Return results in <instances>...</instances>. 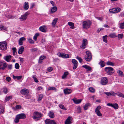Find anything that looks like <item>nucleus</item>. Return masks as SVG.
<instances>
[{
    "label": "nucleus",
    "mask_w": 124,
    "mask_h": 124,
    "mask_svg": "<svg viewBox=\"0 0 124 124\" xmlns=\"http://www.w3.org/2000/svg\"><path fill=\"white\" fill-rule=\"evenodd\" d=\"M53 70V69L51 67H48L47 69V71L49 72Z\"/></svg>",
    "instance_id": "61"
},
{
    "label": "nucleus",
    "mask_w": 124,
    "mask_h": 124,
    "mask_svg": "<svg viewBox=\"0 0 124 124\" xmlns=\"http://www.w3.org/2000/svg\"><path fill=\"white\" fill-rule=\"evenodd\" d=\"M107 106H109L115 109H117L118 108V105L116 103L113 104L110 103H108L107 104Z\"/></svg>",
    "instance_id": "13"
},
{
    "label": "nucleus",
    "mask_w": 124,
    "mask_h": 124,
    "mask_svg": "<svg viewBox=\"0 0 124 124\" xmlns=\"http://www.w3.org/2000/svg\"><path fill=\"white\" fill-rule=\"evenodd\" d=\"M43 95L42 94H40L39 95V97L38 99V100L39 101H40L43 97Z\"/></svg>",
    "instance_id": "52"
},
{
    "label": "nucleus",
    "mask_w": 124,
    "mask_h": 124,
    "mask_svg": "<svg viewBox=\"0 0 124 124\" xmlns=\"http://www.w3.org/2000/svg\"><path fill=\"white\" fill-rule=\"evenodd\" d=\"M45 56H40L39 58V63H41L42 62V60H43L45 57Z\"/></svg>",
    "instance_id": "29"
},
{
    "label": "nucleus",
    "mask_w": 124,
    "mask_h": 124,
    "mask_svg": "<svg viewBox=\"0 0 124 124\" xmlns=\"http://www.w3.org/2000/svg\"><path fill=\"white\" fill-rule=\"evenodd\" d=\"M21 93L23 95H25V97L27 99H29L30 98V96L29 94V90L26 89H22L20 91Z\"/></svg>",
    "instance_id": "3"
},
{
    "label": "nucleus",
    "mask_w": 124,
    "mask_h": 124,
    "mask_svg": "<svg viewBox=\"0 0 124 124\" xmlns=\"http://www.w3.org/2000/svg\"><path fill=\"white\" fill-rule=\"evenodd\" d=\"M19 59L20 60V62L21 63H22L23 62V58L21 57H19Z\"/></svg>",
    "instance_id": "64"
},
{
    "label": "nucleus",
    "mask_w": 124,
    "mask_h": 124,
    "mask_svg": "<svg viewBox=\"0 0 124 124\" xmlns=\"http://www.w3.org/2000/svg\"><path fill=\"white\" fill-rule=\"evenodd\" d=\"M117 73H118L119 76L122 77L123 74V72L120 70H118L117 72Z\"/></svg>",
    "instance_id": "42"
},
{
    "label": "nucleus",
    "mask_w": 124,
    "mask_h": 124,
    "mask_svg": "<svg viewBox=\"0 0 124 124\" xmlns=\"http://www.w3.org/2000/svg\"><path fill=\"white\" fill-rule=\"evenodd\" d=\"M99 64L100 65L101 67H103L105 66V62L103 61H101L99 63Z\"/></svg>",
    "instance_id": "30"
},
{
    "label": "nucleus",
    "mask_w": 124,
    "mask_h": 124,
    "mask_svg": "<svg viewBox=\"0 0 124 124\" xmlns=\"http://www.w3.org/2000/svg\"><path fill=\"white\" fill-rule=\"evenodd\" d=\"M77 111L78 113H81L82 112L80 106H78L77 108Z\"/></svg>",
    "instance_id": "50"
},
{
    "label": "nucleus",
    "mask_w": 124,
    "mask_h": 124,
    "mask_svg": "<svg viewBox=\"0 0 124 124\" xmlns=\"http://www.w3.org/2000/svg\"><path fill=\"white\" fill-rule=\"evenodd\" d=\"M64 92L65 94H69L71 93V90L70 89H66L64 90Z\"/></svg>",
    "instance_id": "20"
},
{
    "label": "nucleus",
    "mask_w": 124,
    "mask_h": 124,
    "mask_svg": "<svg viewBox=\"0 0 124 124\" xmlns=\"http://www.w3.org/2000/svg\"><path fill=\"white\" fill-rule=\"evenodd\" d=\"M16 108L17 109H20L21 108V106L20 105H17L16 106Z\"/></svg>",
    "instance_id": "62"
},
{
    "label": "nucleus",
    "mask_w": 124,
    "mask_h": 124,
    "mask_svg": "<svg viewBox=\"0 0 124 124\" xmlns=\"http://www.w3.org/2000/svg\"><path fill=\"white\" fill-rule=\"evenodd\" d=\"M12 50H13V54L15 55L16 53V47H14L12 48Z\"/></svg>",
    "instance_id": "54"
},
{
    "label": "nucleus",
    "mask_w": 124,
    "mask_h": 124,
    "mask_svg": "<svg viewBox=\"0 0 124 124\" xmlns=\"http://www.w3.org/2000/svg\"><path fill=\"white\" fill-rule=\"evenodd\" d=\"M69 73L68 72L66 71L65 72L63 76L62 77V79H64L67 77V76L68 74Z\"/></svg>",
    "instance_id": "33"
},
{
    "label": "nucleus",
    "mask_w": 124,
    "mask_h": 124,
    "mask_svg": "<svg viewBox=\"0 0 124 124\" xmlns=\"http://www.w3.org/2000/svg\"><path fill=\"white\" fill-rule=\"evenodd\" d=\"M5 108L4 107H2L0 109V112L1 114H3L5 112Z\"/></svg>",
    "instance_id": "49"
},
{
    "label": "nucleus",
    "mask_w": 124,
    "mask_h": 124,
    "mask_svg": "<svg viewBox=\"0 0 124 124\" xmlns=\"http://www.w3.org/2000/svg\"><path fill=\"white\" fill-rule=\"evenodd\" d=\"M109 36L111 38H114L117 37V36L116 34L114 33H111L109 35Z\"/></svg>",
    "instance_id": "35"
},
{
    "label": "nucleus",
    "mask_w": 124,
    "mask_h": 124,
    "mask_svg": "<svg viewBox=\"0 0 124 124\" xmlns=\"http://www.w3.org/2000/svg\"><path fill=\"white\" fill-rule=\"evenodd\" d=\"M117 95L120 97H122L124 98V94L121 93L119 92H117V93H116Z\"/></svg>",
    "instance_id": "37"
},
{
    "label": "nucleus",
    "mask_w": 124,
    "mask_h": 124,
    "mask_svg": "<svg viewBox=\"0 0 124 124\" xmlns=\"http://www.w3.org/2000/svg\"><path fill=\"white\" fill-rule=\"evenodd\" d=\"M8 69L11 70L12 68V65L11 64L8 65Z\"/></svg>",
    "instance_id": "63"
},
{
    "label": "nucleus",
    "mask_w": 124,
    "mask_h": 124,
    "mask_svg": "<svg viewBox=\"0 0 124 124\" xmlns=\"http://www.w3.org/2000/svg\"><path fill=\"white\" fill-rule=\"evenodd\" d=\"M107 35H106L105 36H103L102 38V39L103 41L106 43L107 42Z\"/></svg>",
    "instance_id": "38"
},
{
    "label": "nucleus",
    "mask_w": 124,
    "mask_h": 124,
    "mask_svg": "<svg viewBox=\"0 0 124 124\" xmlns=\"http://www.w3.org/2000/svg\"><path fill=\"white\" fill-rule=\"evenodd\" d=\"M83 27L84 29H87L90 27L92 23L89 20H87L83 21L82 23Z\"/></svg>",
    "instance_id": "5"
},
{
    "label": "nucleus",
    "mask_w": 124,
    "mask_h": 124,
    "mask_svg": "<svg viewBox=\"0 0 124 124\" xmlns=\"http://www.w3.org/2000/svg\"><path fill=\"white\" fill-rule=\"evenodd\" d=\"M90 104L89 103L86 104L83 107V108L85 110H86L88 109V107L90 106Z\"/></svg>",
    "instance_id": "31"
},
{
    "label": "nucleus",
    "mask_w": 124,
    "mask_h": 124,
    "mask_svg": "<svg viewBox=\"0 0 124 124\" xmlns=\"http://www.w3.org/2000/svg\"><path fill=\"white\" fill-rule=\"evenodd\" d=\"M48 115L51 118H54L55 116L54 113L52 111H50Z\"/></svg>",
    "instance_id": "25"
},
{
    "label": "nucleus",
    "mask_w": 124,
    "mask_h": 124,
    "mask_svg": "<svg viewBox=\"0 0 124 124\" xmlns=\"http://www.w3.org/2000/svg\"><path fill=\"white\" fill-rule=\"evenodd\" d=\"M72 117L68 116L65 122V124H71L72 123Z\"/></svg>",
    "instance_id": "16"
},
{
    "label": "nucleus",
    "mask_w": 124,
    "mask_h": 124,
    "mask_svg": "<svg viewBox=\"0 0 124 124\" xmlns=\"http://www.w3.org/2000/svg\"><path fill=\"white\" fill-rule=\"evenodd\" d=\"M104 70L108 75H111L113 73L112 71L114 70V69L111 67H107L105 68Z\"/></svg>",
    "instance_id": "6"
},
{
    "label": "nucleus",
    "mask_w": 124,
    "mask_h": 124,
    "mask_svg": "<svg viewBox=\"0 0 124 124\" xmlns=\"http://www.w3.org/2000/svg\"><path fill=\"white\" fill-rule=\"evenodd\" d=\"M57 20L58 19L57 18H55L54 19L52 23V24L53 26H55L57 23Z\"/></svg>",
    "instance_id": "32"
},
{
    "label": "nucleus",
    "mask_w": 124,
    "mask_h": 124,
    "mask_svg": "<svg viewBox=\"0 0 124 124\" xmlns=\"http://www.w3.org/2000/svg\"><path fill=\"white\" fill-rule=\"evenodd\" d=\"M72 62L74 64V66L73 67V69H75L77 67V61L75 59H73L72 60Z\"/></svg>",
    "instance_id": "18"
},
{
    "label": "nucleus",
    "mask_w": 124,
    "mask_h": 124,
    "mask_svg": "<svg viewBox=\"0 0 124 124\" xmlns=\"http://www.w3.org/2000/svg\"><path fill=\"white\" fill-rule=\"evenodd\" d=\"M82 67L87 70V71H91L92 70V68L91 67L88 65H85L82 66Z\"/></svg>",
    "instance_id": "24"
},
{
    "label": "nucleus",
    "mask_w": 124,
    "mask_h": 124,
    "mask_svg": "<svg viewBox=\"0 0 124 124\" xmlns=\"http://www.w3.org/2000/svg\"><path fill=\"white\" fill-rule=\"evenodd\" d=\"M101 108V107L100 106H99L95 108V112L97 115L99 116H102V114L100 112L99 110Z\"/></svg>",
    "instance_id": "9"
},
{
    "label": "nucleus",
    "mask_w": 124,
    "mask_h": 124,
    "mask_svg": "<svg viewBox=\"0 0 124 124\" xmlns=\"http://www.w3.org/2000/svg\"><path fill=\"white\" fill-rule=\"evenodd\" d=\"M64 54L62 53H59L57 54V55L59 57L62 58H63Z\"/></svg>",
    "instance_id": "51"
},
{
    "label": "nucleus",
    "mask_w": 124,
    "mask_h": 124,
    "mask_svg": "<svg viewBox=\"0 0 124 124\" xmlns=\"http://www.w3.org/2000/svg\"><path fill=\"white\" fill-rule=\"evenodd\" d=\"M12 96H11L6 97L5 98V100L6 101H9L10 99L12 98Z\"/></svg>",
    "instance_id": "46"
},
{
    "label": "nucleus",
    "mask_w": 124,
    "mask_h": 124,
    "mask_svg": "<svg viewBox=\"0 0 124 124\" xmlns=\"http://www.w3.org/2000/svg\"><path fill=\"white\" fill-rule=\"evenodd\" d=\"M87 44V40L86 39H84L82 41V45L81 46V48L83 49L85 48Z\"/></svg>",
    "instance_id": "12"
},
{
    "label": "nucleus",
    "mask_w": 124,
    "mask_h": 124,
    "mask_svg": "<svg viewBox=\"0 0 124 124\" xmlns=\"http://www.w3.org/2000/svg\"><path fill=\"white\" fill-rule=\"evenodd\" d=\"M109 11L111 13H115L114 8L109 9Z\"/></svg>",
    "instance_id": "59"
},
{
    "label": "nucleus",
    "mask_w": 124,
    "mask_h": 124,
    "mask_svg": "<svg viewBox=\"0 0 124 124\" xmlns=\"http://www.w3.org/2000/svg\"><path fill=\"white\" fill-rule=\"evenodd\" d=\"M104 93L107 95V96H109L110 95L112 96H115L116 94V93H115L113 91H111L110 92H105Z\"/></svg>",
    "instance_id": "15"
},
{
    "label": "nucleus",
    "mask_w": 124,
    "mask_h": 124,
    "mask_svg": "<svg viewBox=\"0 0 124 124\" xmlns=\"http://www.w3.org/2000/svg\"><path fill=\"white\" fill-rule=\"evenodd\" d=\"M106 64L107 65H108L113 66L114 65V64L113 63L110 61L107 62H106Z\"/></svg>",
    "instance_id": "44"
},
{
    "label": "nucleus",
    "mask_w": 124,
    "mask_h": 124,
    "mask_svg": "<svg viewBox=\"0 0 124 124\" xmlns=\"http://www.w3.org/2000/svg\"><path fill=\"white\" fill-rule=\"evenodd\" d=\"M43 115L40 112L37 111H35L34 112L33 116V118L34 120L38 121L40 120V118L42 117Z\"/></svg>",
    "instance_id": "2"
},
{
    "label": "nucleus",
    "mask_w": 124,
    "mask_h": 124,
    "mask_svg": "<svg viewBox=\"0 0 124 124\" xmlns=\"http://www.w3.org/2000/svg\"><path fill=\"white\" fill-rule=\"evenodd\" d=\"M24 49V47L23 46H21L19 49L18 51V53L19 54H22L23 52Z\"/></svg>",
    "instance_id": "22"
},
{
    "label": "nucleus",
    "mask_w": 124,
    "mask_h": 124,
    "mask_svg": "<svg viewBox=\"0 0 124 124\" xmlns=\"http://www.w3.org/2000/svg\"><path fill=\"white\" fill-rule=\"evenodd\" d=\"M57 8L56 7L54 6L52 8L51 10V12L52 13H54L57 10Z\"/></svg>",
    "instance_id": "27"
},
{
    "label": "nucleus",
    "mask_w": 124,
    "mask_h": 124,
    "mask_svg": "<svg viewBox=\"0 0 124 124\" xmlns=\"http://www.w3.org/2000/svg\"><path fill=\"white\" fill-rule=\"evenodd\" d=\"M7 42L4 41L0 42V49L5 50L7 49Z\"/></svg>",
    "instance_id": "7"
},
{
    "label": "nucleus",
    "mask_w": 124,
    "mask_h": 124,
    "mask_svg": "<svg viewBox=\"0 0 124 124\" xmlns=\"http://www.w3.org/2000/svg\"><path fill=\"white\" fill-rule=\"evenodd\" d=\"M26 118V115L25 114L21 113L16 115L14 120V122L16 123L19 122L20 119H25Z\"/></svg>",
    "instance_id": "1"
},
{
    "label": "nucleus",
    "mask_w": 124,
    "mask_h": 124,
    "mask_svg": "<svg viewBox=\"0 0 124 124\" xmlns=\"http://www.w3.org/2000/svg\"><path fill=\"white\" fill-rule=\"evenodd\" d=\"M88 89L90 92L93 93H94L95 92V89L92 87L89 88H88Z\"/></svg>",
    "instance_id": "34"
},
{
    "label": "nucleus",
    "mask_w": 124,
    "mask_h": 124,
    "mask_svg": "<svg viewBox=\"0 0 124 124\" xmlns=\"http://www.w3.org/2000/svg\"><path fill=\"white\" fill-rule=\"evenodd\" d=\"M29 3L28 2H25L23 6L24 9L25 10H27L29 8Z\"/></svg>",
    "instance_id": "23"
},
{
    "label": "nucleus",
    "mask_w": 124,
    "mask_h": 124,
    "mask_svg": "<svg viewBox=\"0 0 124 124\" xmlns=\"http://www.w3.org/2000/svg\"><path fill=\"white\" fill-rule=\"evenodd\" d=\"M46 27V26L45 25H43L40 26L39 28V30L42 32H46V31L45 30V28Z\"/></svg>",
    "instance_id": "21"
},
{
    "label": "nucleus",
    "mask_w": 124,
    "mask_h": 124,
    "mask_svg": "<svg viewBox=\"0 0 124 124\" xmlns=\"http://www.w3.org/2000/svg\"><path fill=\"white\" fill-rule=\"evenodd\" d=\"M3 91L5 94H7L8 93V90L6 87H4L3 89Z\"/></svg>",
    "instance_id": "43"
},
{
    "label": "nucleus",
    "mask_w": 124,
    "mask_h": 124,
    "mask_svg": "<svg viewBox=\"0 0 124 124\" xmlns=\"http://www.w3.org/2000/svg\"><path fill=\"white\" fill-rule=\"evenodd\" d=\"M26 39L24 37L21 38L19 40V44L20 45H23V41H24Z\"/></svg>",
    "instance_id": "19"
},
{
    "label": "nucleus",
    "mask_w": 124,
    "mask_h": 124,
    "mask_svg": "<svg viewBox=\"0 0 124 124\" xmlns=\"http://www.w3.org/2000/svg\"><path fill=\"white\" fill-rule=\"evenodd\" d=\"M59 106L60 108L62 109H64L65 110H67V109L66 108L64 107V106L63 105L61 104H59Z\"/></svg>",
    "instance_id": "47"
},
{
    "label": "nucleus",
    "mask_w": 124,
    "mask_h": 124,
    "mask_svg": "<svg viewBox=\"0 0 124 124\" xmlns=\"http://www.w3.org/2000/svg\"><path fill=\"white\" fill-rule=\"evenodd\" d=\"M108 82V80L107 78L103 77L101 78V84L102 85H105Z\"/></svg>",
    "instance_id": "11"
},
{
    "label": "nucleus",
    "mask_w": 124,
    "mask_h": 124,
    "mask_svg": "<svg viewBox=\"0 0 124 124\" xmlns=\"http://www.w3.org/2000/svg\"><path fill=\"white\" fill-rule=\"evenodd\" d=\"M69 57V55L68 54H64L63 55V58H68Z\"/></svg>",
    "instance_id": "60"
},
{
    "label": "nucleus",
    "mask_w": 124,
    "mask_h": 124,
    "mask_svg": "<svg viewBox=\"0 0 124 124\" xmlns=\"http://www.w3.org/2000/svg\"><path fill=\"white\" fill-rule=\"evenodd\" d=\"M76 58L78 59L80 62L81 63L82 62L83 60L82 58L78 56H77L76 57Z\"/></svg>",
    "instance_id": "55"
},
{
    "label": "nucleus",
    "mask_w": 124,
    "mask_h": 124,
    "mask_svg": "<svg viewBox=\"0 0 124 124\" xmlns=\"http://www.w3.org/2000/svg\"><path fill=\"white\" fill-rule=\"evenodd\" d=\"M29 14V12H26L24 14L22 15L19 19H22V21H25L26 20L27 16Z\"/></svg>",
    "instance_id": "10"
},
{
    "label": "nucleus",
    "mask_w": 124,
    "mask_h": 124,
    "mask_svg": "<svg viewBox=\"0 0 124 124\" xmlns=\"http://www.w3.org/2000/svg\"><path fill=\"white\" fill-rule=\"evenodd\" d=\"M32 78L34 79V81L36 83H38V81L37 79L36 76L35 75H33L32 76Z\"/></svg>",
    "instance_id": "45"
},
{
    "label": "nucleus",
    "mask_w": 124,
    "mask_h": 124,
    "mask_svg": "<svg viewBox=\"0 0 124 124\" xmlns=\"http://www.w3.org/2000/svg\"><path fill=\"white\" fill-rule=\"evenodd\" d=\"M0 28L1 30H7V28L1 25L0 26Z\"/></svg>",
    "instance_id": "57"
},
{
    "label": "nucleus",
    "mask_w": 124,
    "mask_h": 124,
    "mask_svg": "<svg viewBox=\"0 0 124 124\" xmlns=\"http://www.w3.org/2000/svg\"><path fill=\"white\" fill-rule=\"evenodd\" d=\"M69 25L70 26V28L71 29H74L75 28L74 24L73 23L71 22H69L68 23Z\"/></svg>",
    "instance_id": "26"
},
{
    "label": "nucleus",
    "mask_w": 124,
    "mask_h": 124,
    "mask_svg": "<svg viewBox=\"0 0 124 124\" xmlns=\"http://www.w3.org/2000/svg\"><path fill=\"white\" fill-rule=\"evenodd\" d=\"M86 54L85 56V60L87 62H90L92 59V55L90 52L88 51L85 52Z\"/></svg>",
    "instance_id": "4"
},
{
    "label": "nucleus",
    "mask_w": 124,
    "mask_h": 124,
    "mask_svg": "<svg viewBox=\"0 0 124 124\" xmlns=\"http://www.w3.org/2000/svg\"><path fill=\"white\" fill-rule=\"evenodd\" d=\"M115 11L116 13H117L120 11L121 10V9L119 8H114Z\"/></svg>",
    "instance_id": "48"
},
{
    "label": "nucleus",
    "mask_w": 124,
    "mask_h": 124,
    "mask_svg": "<svg viewBox=\"0 0 124 124\" xmlns=\"http://www.w3.org/2000/svg\"><path fill=\"white\" fill-rule=\"evenodd\" d=\"M82 100H74L73 101L76 104H78L80 103L82 101Z\"/></svg>",
    "instance_id": "28"
},
{
    "label": "nucleus",
    "mask_w": 124,
    "mask_h": 124,
    "mask_svg": "<svg viewBox=\"0 0 124 124\" xmlns=\"http://www.w3.org/2000/svg\"><path fill=\"white\" fill-rule=\"evenodd\" d=\"M124 35L123 33L119 34L118 35L117 37L118 38V39H122V38L123 37Z\"/></svg>",
    "instance_id": "41"
},
{
    "label": "nucleus",
    "mask_w": 124,
    "mask_h": 124,
    "mask_svg": "<svg viewBox=\"0 0 124 124\" xmlns=\"http://www.w3.org/2000/svg\"><path fill=\"white\" fill-rule=\"evenodd\" d=\"M31 51L32 52H35L36 51L38 50V49L37 48H33L30 49Z\"/></svg>",
    "instance_id": "58"
},
{
    "label": "nucleus",
    "mask_w": 124,
    "mask_h": 124,
    "mask_svg": "<svg viewBox=\"0 0 124 124\" xmlns=\"http://www.w3.org/2000/svg\"><path fill=\"white\" fill-rule=\"evenodd\" d=\"M39 35V33H36L33 37V39L35 41H36L37 38Z\"/></svg>",
    "instance_id": "36"
},
{
    "label": "nucleus",
    "mask_w": 124,
    "mask_h": 124,
    "mask_svg": "<svg viewBox=\"0 0 124 124\" xmlns=\"http://www.w3.org/2000/svg\"><path fill=\"white\" fill-rule=\"evenodd\" d=\"M120 28L121 29L124 28V23H121L120 24Z\"/></svg>",
    "instance_id": "53"
},
{
    "label": "nucleus",
    "mask_w": 124,
    "mask_h": 124,
    "mask_svg": "<svg viewBox=\"0 0 124 124\" xmlns=\"http://www.w3.org/2000/svg\"><path fill=\"white\" fill-rule=\"evenodd\" d=\"M45 123L46 124H56V123L54 120L49 119H46L45 121Z\"/></svg>",
    "instance_id": "14"
},
{
    "label": "nucleus",
    "mask_w": 124,
    "mask_h": 124,
    "mask_svg": "<svg viewBox=\"0 0 124 124\" xmlns=\"http://www.w3.org/2000/svg\"><path fill=\"white\" fill-rule=\"evenodd\" d=\"M11 57L12 56L11 55H8L5 56L3 57V59L7 62H9Z\"/></svg>",
    "instance_id": "17"
},
{
    "label": "nucleus",
    "mask_w": 124,
    "mask_h": 124,
    "mask_svg": "<svg viewBox=\"0 0 124 124\" xmlns=\"http://www.w3.org/2000/svg\"><path fill=\"white\" fill-rule=\"evenodd\" d=\"M15 68L17 69H18L19 68V64L18 63H16L15 64Z\"/></svg>",
    "instance_id": "56"
},
{
    "label": "nucleus",
    "mask_w": 124,
    "mask_h": 124,
    "mask_svg": "<svg viewBox=\"0 0 124 124\" xmlns=\"http://www.w3.org/2000/svg\"><path fill=\"white\" fill-rule=\"evenodd\" d=\"M27 39L30 43L31 44L34 43V41L31 38H28Z\"/></svg>",
    "instance_id": "40"
},
{
    "label": "nucleus",
    "mask_w": 124,
    "mask_h": 124,
    "mask_svg": "<svg viewBox=\"0 0 124 124\" xmlns=\"http://www.w3.org/2000/svg\"><path fill=\"white\" fill-rule=\"evenodd\" d=\"M48 90H55V91H56L57 90V89H56V88L55 87H50L48 88Z\"/></svg>",
    "instance_id": "39"
},
{
    "label": "nucleus",
    "mask_w": 124,
    "mask_h": 124,
    "mask_svg": "<svg viewBox=\"0 0 124 124\" xmlns=\"http://www.w3.org/2000/svg\"><path fill=\"white\" fill-rule=\"evenodd\" d=\"M7 66L8 64L5 62H0V70H4L7 68Z\"/></svg>",
    "instance_id": "8"
}]
</instances>
